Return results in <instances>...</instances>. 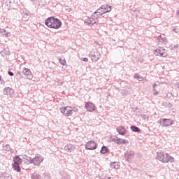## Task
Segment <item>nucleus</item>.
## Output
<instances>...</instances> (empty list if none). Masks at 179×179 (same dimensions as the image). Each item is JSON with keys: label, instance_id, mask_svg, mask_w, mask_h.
I'll use <instances>...</instances> for the list:
<instances>
[{"label": "nucleus", "instance_id": "nucleus-2", "mask_svg": "<svg viewBox=\"0 0 179 179\" xmlns=\"http://www.w3.org/2000/svg\"><path fill=\"white\" fill-rule=\"evenodd\" d=\"M157 160H159L162 163H173L174 157H171L169 153L158 151L157 152Z\"/></svg>", "mask_w": 179, "mask_h": 179}, {"label": "nucleus", "instance_id": "nucleus-15", "mask_svg": "<svg viewBox=\"0 0 179 179\" xmlns=\"http://www.w3.org/2000/svg\"><path fill=\"white\" fill-rule=\"evenodd\" d=\"M101 9L102 10L101 12H103L104 14L108 13V12H111V6L103 5L101 6Z\"/></svg>", "mask_w": 179, "mask_h": 179}, {"label": "nucleus", "instance_id": "nucleus-18", "mask_svg": "<svg viewBox=\"0 0 179 179\" xmlns=\"http://www.w3.org/2000/svg\"><path fill=\"white\" fill-rule=\"evenodd\" d=\"M23 159H22L19 156H15L14 158V164L20 165L22 164Z\"/></svg>", "mask_w": 179, "mask_h": 179}, {"label": "nucleus", "instance_id": "nucleus-44", "mask_svg": "<svg viewBox=\"0 0 179 179\" xmlns=\"http://www.w3.org/2000/svg\"><path fill=\"white\" fill-rule=\"evenodd\" d=\"M173 48H178V45H174Z\"/></svg>", "mask_w": 179, "mask_h": 179}, {"label": "nucleus", "instance_id": "nucleus-25", "mask_svg": "<svg viewBox=\"0 0 179 179\" xmlns=\"http://www.w3.org/2000/svg\"><path fill=\"white\" fill-rule=\"evenodd\" d=\"M42 179H51V174L45 172L42 174Z\"/></svg>", "mask_w": 179, "mask_h": 179}, {"label": "nucleus", "instance_id": "nucleus-7", "mask_svg": "<svg viewBox=\"0 0 179 179\" xmlns=\"http://www.w3.org/2000/svg\"><path fill=\"white\" fill-rule=\"evenodd\" d=\"M159 124L162 127H171V125H173L174 124V122H173V120L171 119H166V118H162L158 121Z\"/></svg>", "mask_w": 179, "mask_h": 179}, {"label": "nucleus", "instance_id": "nucleus-20", "mask_svg": "<svg viewBox=\"0 0 179 179\" xmlns=\"http://www.w3.org/2000/svg\"><path fill=\"white\" fill-rule=\"evenodd\" d=\"M100 153H101V155H106V153H108V148L105 145L102 146L100 150Z\"/></svg>", "mask_w": 179, "mask_h": 179}, {"label": "nucleus", "instance_id": "nucleus-27", "mask_svg": "<svg viewBox=\"0 0 179 179\" xmlns=\"http://www.w3.org/2000/svg\"><path fill=\"white\" fill-rule=\"evenodd\" d=\"M31 179H41V176L40 174L34 173L31 175Z\"/></svg>", "mask_w": 179, "mask_h": 179}, {"label": "nucleus", "instance_id": "nucleus-26", "mask_svg": "<svg viewBox=\"0 0 179 179\" xmlns=\"http://www.w3.org/2000/svg\"><path fill=\"white\" fill-rule=\"evenodd\" d=\"M130 129L133 132H141V129L136 126H131Z\"/></svg>", "mask_w": 179, "mask_h": 179}, {"label": "nucleus", "instance_id": "nucleus-43", "mask_svg": "<svg viewBox=\"0 0 179 179\" xmlns=\"http://www.w3.org/2000/svg\"><path fill=\"white\" fill-rule=\"evenodd\" d=\"M11 3H12V1H8H8H6V4L8 6H10Z\"/></svg>", "mask_w": 179, "mask_h": 179}, {"label": "nucleus", "instance_id": "nucleus-6", "mask_svg": "<svg viewBox=\"0 0 179 179\" xmlns=\"http://www.w3.org/2000/svg\"><path fill=\"white\" fill-rule=\"evenodd\" d=\"M60 111L64 117H71V115H73V113H72V107L71 106L61 108Z\"/></svg>", "mask_w": 179, "mask_h": 179}, {"label": "nucleus", "instance_id": "nucleus-17", "mask_svg": "<svg viewBox=\"0 0 179 179\" xmlns=\"http://www.w3.org/2000/svg\"><path fill=\"white\" fill-rule=\"evenodd\" d=\"M64 150L68 153H71L75 150V147L71 144H68L64 147Z\"/></svg>", "mask_w": 179, "mask_h": 179}, {"label": "nucleus", "instance_id": "nucleus-21", "mask_svg": "<svg viewBox=\"0 0 179 179\" xmlns=\"http://www.w3.org/2000/svg\"><path fill=\"white\" fill-rule=\"evenodd\" d=\"M13 169L15 171H17V173H20L21 169H20V165H17L16 164H13Z\"/></svg>", "mask_w": 179, "mask_h": 179}, {"label": "nucleus", "instance_id": "nucleus-5", "mask_svg": "<svg viewBox=\"0 0 179 179\" xmlns=\"http://www.w3.org/2000/svg\"><path fill=\"white\" fill-rule=\"evenodd\" d=\"M154 54L157 56L162 57L163 58H166L167 57L168 53L166 51V49L159 47L154 50Z\"/></svg>", "mask_w": 179, "mask_h": 179}, {"label": "nucleus", "instance_id": "nucleus-32", "mask_svg": "<svg viewBox=\"0 0 179 179\" xmlns=\"http://www.w3.org/2000/svg\"><path fill=\"white\" fill-rule=\"evenodd\" d=\"M71 110H72L73 114V113H78V109L76 107L71 108Z\"/></svg>", "mask_w": 179, "mask_h": 179}, {"label": "nucleus", "instance_id": "nucleus-29", "mask_svg": "<svg viewBox=\"0 0 179 179\" xmlns=\"http://www.w3.org/2000/svg\"><path fill=\"white\" fill-rule=\"evenodd\" d=\"M134 79H137V80H139V82H142L143 80V77L139 76V74L136 73L134 76Z\"/></svg>", "mask_w": 179, "mask_h": 179}, {"label": "nucleus", "instance_id": "nucleus-38", "mask_svg": "<svg viewBox=\"0 0 179 179\" xmlns=\"http://www.w3.org/2000/svg\"><path fill=\"white\" fill-rule=\"evenodd\" d=\"M8 74L10 76H14L15 73H13V72L12 71H8Z\"/></svg>", "mask_w": 179, "mask_h": 179}, {"label": "nucleus", "instance_id": "nucleus-33", "mask_svg": "<svg viewBox=\"0 0 179 179\" xmlns=\"http://www.w3.org/2000/svg\"><path fill=\"white\" fill-rule=\"evenodd\" d=\"M101 10H103L101 9V7L100 8H99L96 11H95L94 13V15H96V13H101Z\"/></svg>", "mask_w": 179, "mask_h": 179}, {"label": "nucleus", "instance_id": "nucleus-9", "mask_svg": "<svg viewBox=\"0 0 179 179\" xmlns=\"http://www.w3.org/2000/svg\"><path fill=\"white\" fill-rule=\"evenodd\" d=\"M97 145L94 141H90L85 145L86 150H95L96 149Z\"/></svg>", "mask_w": 179, "mask_h": 179}, {"label": "nucleus", "instance_id": "nucleus-28", "mask_svg": "<svg viewBox=\"0 0 179 179\" xmlns=\"http://www.w3.org/2000/svg\"><path fill=\"white\" fill-rule=\"evenodd\" d=\"M1 179H9V178H10V174H9L8 173H4L1 175Z\"/></svg>", "mask_w": 179, "mask_h": 179}, {"label": "nucleus", "instance_id": "nucleus-46", "mask_svg": "<svg viewBox=\"0 0 179 179\" xmlns=\"http://www.w3.org/2000/svg\"><path fill=\"white\" fill-rule=\"evenodd\" d=\"M2 80V77L0 76V82Z\"/></svg>", "mask_w": 179, "mask_h": 179}, {"label": "nucleus", "instance_id": "nucleus-39", "mask_svg": "<svg viewBox=\"0 0 179 179\" xmlns=\"http://www.w3.org/2000/svg\"><path fill=\"white\" fill-rule=\"evenodd\" d=\"M64 178L71 179V175L70 174H66V176H64Z\"/></svg>", "mask_w": 179, "mask_h": 179}, {"label": "nucleus", "instance_id": "nucleus-30", "mask_svg": "<svg viewBox=\"0 0 179 179\" xmlns=\"http://www.w3.org/2000/svg\"><path fill=\"white\" fill-rule=\"evenodd\" d=\"M110 141L111 142H114L115 143H117V145H119L120 143V138L118 137H115V138H110Z\"/></svg>", "mask_w": 179, "mask_h": 179}, {"label": "nucleus", "instance_id": "nucleus-10", "mask_svg": "<svg viewBox=\"0 0 179 179\" xmlns=\"http://www.w3.org/2000/svg\"><path fill=\"white\" fill-rule=\"evenodd\" d=\"M84 23L87 26H94L97 23V19L93 18L92 17H87V19L84 21Z\"/></svg>", "mask_w": 179, "mask_h": 179}, {"label": "nucleus", "instance_id": "nucleus-12", "mask_svg": "<svg viewBox=\"0 0 179 179\" xmlns=\"http://www.w3.org/2000/svg\"><path fill=\"white\" fill-rule=\"evenodd\" d=\"M22 73L26 76L27 79H32L33 78V74H31V71H30L29 69L24 68L22 69Z\"/></svg>", "mask_w": 179, "mask_h": 179}, {"label": "nucleus", "instance_id": "nucleus-41", "mask_svg": "<svg viewBox=\"0 0 179 179\" xmlns=\"http://www.w3.org/2000/svg\"><path fill=\"white\" fill-rule=\"evenodd\" d=\"M82 61H83L84 62H87V61H89V59H87V57H84L82 59Z\"/></svg>", "mask_w": 179, "mask_h": 179}, {"label": "nucleus", "instance_id": "nucleus-8", "mask_svg": "<svg viewBox=\"0 0 179 179\" xmlns=\"http://www.w3.org/2000/svg\"><path fill=\"white\" fill-rule=\"evenodd\" d=\"M90 57H91L92 61H94V62H97V61L100 59V52L98 50H92L90 54Z\"/></svg>", "mask_w": 179, "mask_h": 179}, {"label": "nucleus", "instance_id": "nucleus-13", "mask_svg": "<svg viewBox=\"0 0 179 179\" xmlns=\"http://www.w3.org/2000/svg\"><path fill=\"white\" fill-rule=\"evenodd\" d=\"M3 93L5 96H13L15 91L11 87H7L3 89Z\"/></svg>", "mask_w": 179, "mask_h": 179}, {"label": "nucleus", "instance_id": "nucleus-36", "mask_svg": "<svg viewBox=\"0 0 179 179\" xmlns=\"http://www.w3.org/2000/svg\"><path fill=\"white\" fill-rule=\"evenodd\" d=\"M172 30H173V31H174L175 33H178V31H179V29H178V28H177V27L173 28Z\"/></svg>", "mask_w": 179, "mask_h": 179}, {"label": "nucleus", "instance_id": "nucleus-49", "mask_svg": "<svg viewBox=\"0 0 179 179\" xmlns=\"http://www.w3.org/2000/svg\"><path fill=\"white\" fill-rule=\"evenodd\" d=\"M31 1H33V0H31Z\"/></svg>", "mask_w": 179, "mask_h": 179}, {"label": "nucleus", "instance_id": "nucleus-11", "mask_svg": "<svg viewBox=\"0 0 179 179\" xmlns=\"http://www.w3.org/2000/svg\"><path fill=\"white\" fill-rule=\"evenodd\" d=\"M87 111H89L90 113H93L94 110H96V106H94V103L92 102H87L85 106Z\"/></svg>", "mask_w": 179, "mask_h": 179}, {"label": "nucleus", "instance_id": "nucleus-16", "mask_svg": "<svg viewBox=\"0 0 179 179\" xmlns=\"http://www.w3.org/2000/svg\"><path fill=\"white\" fill-rule=\"evenodd\" d=\"M117 132H118L119 135H125V134H127V129H125V127H124V126H119L117 128Z\"/></svg>", "mask_w": 179, "mask_h": 179}, {"label": "nucleus", "instance_id": "nucleus-37", "mask_svg": "<svg viewBox=\"0 0 179 179\" xmlns=\"http://www.w3.org/2000/svg\"><path fill=\"white\" fill-rule=\"evenodd\" d=\"M157 86V84L156 83H154L152 85V87H153V92H156V87Z\"/></svg>", "mask_w": 179, "mask_h": 179}, {"label": "nucleus", "instance_id": "nucleus-42", "mask_svg": "<svg viewBox=\"0 0 179 179\" xmlns=\"http://www.w3.org/2000/svg\"><path fill=\"white\" fill-rule=\"evenodd\" d=\"M155 92L153 93V94L155 95V96H157V94H159V92H157V91H156V90H155V91H154Z\"/></svg>", "mask_w": 179, "mask_h": 179}, {"label": "nucleus", "instance_id": "nucleus-40", "mask_svg": "<svg viewBox=\"0 0 179 179\" xmlns=\"http://www.w3.org/2000/svg\"><path fill=\"white\" fill-rule=\"evenodd\" d=\"M95 15H96L97 16H103V15H105L103 12L102 13H96Z\"/></svg>", "mask_w": 179, "mask_h": 179}, {"label": "nucleus", "instance_id": "nucleus-45", "mask_svg": "<svg viewBox=\"0 0 179 179\" xmlns=\"http://www.w3.org/2000/svg\"><path fill=\"white\" fill-rule=\"evenodd\" d=\"M27 157L28 158L27 159L28 161L30 160V159H29L30 157L27 156Z\"/></svg>", "mask_w": 179, "mask_h": 179}, {"label": "nucleus", "instance_id": "nucleus-24", "mask_svg": "<svg viewBox=\"0 0 179 179\" xmlns=\"http://www.w3.org/2000/svg\"><path fill=\"white\" fill-rule=\"evenodd\" d=\"M129 143V141L128 140L119 138V145H128Z\"/></svg>", "mask_w": 179, "mask_h": 179}, {"label": "nucleus", "instance_id": "nucleus-1", "mask_svg": "<svg viewBox=\"0 0 179 179\" xmlns=\"http://www.w3.org/2000/svg\"><path fill=\"white\" fill-rule=\"evenodd\" d=\"M45 24L50 29H59L62 26V22L58 18L49 17L45 20Z\"/></svg>", "mask_w": 179, "mask_h": 179}, {"label": "nucleus", "instance_id": "nucleus-31", "mask_svg": "<svg viewBox=\"0 0 179 179\" xmlns=\"http://www.w3.org/2000/svg\"><path fill=\"white\" fill-rule=\"evenodd\" d=\"M16 76H17V78H20V79L22 78H23V76H22V73H20V71H18V72L16 73Z\"/></svg>", "mask_w": 179, "mask_h": 179}, {"label": "nucleus", "instance_id": "nucleus-3", "mask_svg": "<svg viewBox=\"0 0 179 179\" xmlns=\"http://www.w3.org/2000/svg\"><path fill=\"white\" fill-rule=\"evenodd\" d=\"M29 159V163H30V164H34V166H40V164L43 163V161L44 160V158L39 154H36L35 156L31 155Z\"/></svg>", "mask_w": 179, "mask_h": 179}, {"label": "nucleus", "instance_id": "nucleus-14", "mask_svg": "<svg viewBox=\"0 0 179 179\" xmlns=\"http://www.w3.org/2000/svg\"><path fill=\"white\" fill-rule=\"evenodd\" d=\"M157 41L159 44H164V45H166V44H167V38L159 36L157 37Z\"/></svg>", "mask_w": 179, "mask_h": 179}, {"label": "nucleus", "instance_id": "nucleus-22", "mask_svg": "<svg viewBox=\"0 0 179 179\" xmlns=\"http://www.w3.org/2000/svg\"><path fill=\"white\" fill-rule=\"evenodd\" d=\"M110 167H112V169H115V170H118V169H120V165H118V162H111Z\"/></svg>", "mask_w": 179, "mask_h": 179}, {"label": "nucleus", "instance_id": "nucleus-23", "mask_svg": "<svg viewBox=\"0 0 179 179\" xmlns=\"http://www.w3.org/2000/svg\"><path fill=\"white\" fill-rule=\"evenodd\" d=\"M3 152L4 153H7V152H10V145L9 144H6L3 148Z\"/></svg>", "mask_w": 179, "mask_h": 179}, {"label": "nucleus", "instance_id": "nucleus-35", "mask_svg": "<svg viewBox=\"0 0 179 179\" xmlns=\"http://www.w3.org/2000/svg\"><path fill=\"white\" fill-rule=\"evenodd\" d=\"M123 94H124L125 96H127V94H129V92H128V90H123L122 91Z\"/></svg>", "mask_w": 179, "mask_h": 179}, {"label": "nucleus", "instance_id": "nucleus-19", "mask_svg": "<svg viewBox=\"0 0 179 179\" xmlns=\"http://www.w3.org/2000/svg\"><path fill=\"white\" fill-rule=\"evenodd\" d=\"M0 33H1L4 37H10V36H12V34H10V32L6 31L5 29L0 28Z\"/></svg>", "mask_w": 179, "mask_h": 179}, {"label": "nucleus", "instance_id": "nucleus-47", "mask_svg": "<svg viewBox=\"0 0 179 179\" xmlns=\"http://www.w3.org/2000/svg\"><path fill=\"white\" fill-rule=\"evenodd\" d=\"M3 83H5V81L2 80L1 84H3Z\"/></svg>", "mask_w": 179, "mask_h": 179}, {"label": "nucleus", "instance_id": "nucleus-4", "mask_svg": "<svg viewBox=\"0 0 179 179\" xmlns=\"http://www.w3.org/2000/svg\"><path fill=\"white\" fill-rule=\"evenodd\" d=\"M134 157H135V152L132 150L128 149L126 152H124V159L129 163H131V162L134 160Z\"/></svg>", "mask_w": 179, "mask_h": 179}, {"label": "nucleus", "instance_id": "nucleus-34", "mask_svg": "<svg viewBox=\"0 0 179 179\" xmlns=\"http://www.w3.org/2000/svg\"><path fill=\"white\" fill-rule=\"evenodd\" d=\"M59 61H60L61 65H65V64H66L65 60H62V59H59Z\"/></svg>", "mask_w": 179, "mask_h": 179}, {"label": "nucleus", "instance_id": "nucleus-48", "mask_svg": "<svg viewBox=\"0 0 179 179\" xmlns=\"http://www.w3.org/2000/svg\"><path fill=\"white\" fill-rule=\"evenodd\" d=\"M40 174H43L41 172H40Z\"/></svg>", "mask_w": 179, "mask_h": 179}]
</instances>
